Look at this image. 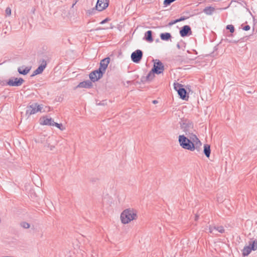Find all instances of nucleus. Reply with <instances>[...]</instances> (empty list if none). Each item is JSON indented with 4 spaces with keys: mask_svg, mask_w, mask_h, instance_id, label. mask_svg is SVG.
Instances as JSON below:
<instances>
[{
    "mask_svg": "<svg viewBox=\"0 0 257 257\" xmlns=\"http://www.w3.org/2000/svg\"><path fill=\"white\" fill-rule=\"evenodd\" d=\"M180 128L187 136L195 135L194 134L195 130L194 129L193 123L188 119H186L181 120L180 122Z\"/></svg>",
    "mask_w": 257,
    "mask_h": 257,
    "instance_id": "obj_2",
    "label": "nucleus"
},
{
    "mask_svg": "<svg viewBox=\"0 0 257 257\" xmlns=\"http://www.w3.org/2000/svg\"><path fill=\"white\" fill-rule=\"evenodd\" d=\"M143 57V52L141 50H137L131 54V59L135 63H139Z\"/></svg>",
    "mask_w": 257,
    "mask_h": 257,
    "instance_id": "obj_8",
    "label": "nucleus"
},
{
    "mask_svg": "<svg viewBox=\"0 0 257 257\" xmlns=\"http://www.w3.org/2000/svg\"><path fill=\"white\" fill-rule=\"evenodd\" d=\"M187 18L185 17H181L179 19V22H181L187 19Z\"/></svg>",
    "mask_w": 257,
    "mask_h": 257,
    "instance_id": "obj_34",
    "label": "nucleus"
},
{
    "mask_svg": "<svg viewBox=\"0 0 257 257\" xmlns=\"http://www.w3.org/2000/svg\"><path fill=\"white\" fill-rule=\"evenodd\" d=\"M155 73L153 70L152 69L151 71L148 74L145 78H144L145 81H150L152 80L155 77Z\"/></svg>",
    "mask_w": 257,
    "mask_h": 257,
    "instance_id": "obj_24",
    "label": "nucleus"
},
{
    "mask_svg": "<svg viewBox=\"0 0 257 257\" xmlns=\"http://www.w3.org/2000/svg\"><path fill=\"white\" fill-rule=\"evenodd\" d=\"M191 34V29L189 26H184L180 31V34L181 37H184Z\"/></svg>",
    "mask_w": 257,
    "mask_h": 257,
    "instance_id": "obj_13",
    "label": "nucleus"
},
{
    "mask_svg": "<svg viewBox=\"0 0 257 257\" xmlns=\"http://www.w3.org/2000/svg\"><path fill=\"white\" fill-rule=\"evenodd\" d=\"M153 103L154 104H156V103H158V101H157V100H153Z\"/></svg>",
    "mask_w": 257,
    "mask_h": 257,
    "instance_id": "obj_38",
    "label": "nucleus"
},
{
    "mask_svg": "<svg viewBox=\"0 0 257 257\" xmlns=\"http://www.w3.org/2000/svg\"><path fill=\"white\" fill-rule=\"evenodd\" d=\"M31 69V68L30 67L22 66V67H20L18 68V71L21 74L26 75L29 72Z\"/></svg>",
    "mask_w": 257,
    "mask_h": 257,
    "instance_id": "obj_18",
    "label": "nucleus"
},
{
    "mask_svg": "<svg viewBox=\"0 0 257 257\" xmlns=\"http://www.w3.org/2000/svg\"><path fill=\"white\" fill-rule=\"evenodd\" d=\"M76 4L74 3V4H73L72 6V8H73L74 5H75Z\"/></svg>",
    "mask_w": 257,
    "mask_h": 257,
    "instance_id": "obj_39",
    "label": "nucleus"
},
{
    "mask_svg": "<svg viewBox=\"0 0 257 257\" xmlns=\"http://www.w3.org/2000/svg\"><path fill=\"white\" fill-rule=\"evenodd\" d=\"M79 0H75V3L76 4Z\"/></svg>",
    "mask_w": 257,
    "mask_h": 257,
    "instance_id": "obj_40",
    "label": "nucleus"
},
{
    "mask_svg": "<svg viewBox=\"0 0 257 257\" xmlns=\"http://www.w3.org/2000/svg\"><path fill=\"white\" fill-rule=\"evenodd\" d=\"M210 146L208 144H205L204 145L203 153L206 157L209 158L210 155Z\"/></svg>",
    "mask_w": 257,
    "mask_h": 257,
    "instance_id": "obj_22",
    "label": "nucleus"
},
{
    "mask_svg": "<svg viewBox=\"0 0 257 257\" xmlns=\"http://www.w3.org/2000/svg\"><path fill=\"white\" fill-rule=\"evenodd\" d=\"M209 232L213 234H217L216 232L220 233L224 232V229L222 226H210L209 228Z\"/></svg>",
    "mask_w": 257,
    "mask_h": 257,
    "instance_id": "obj_11",
    "label": "nucleus"
},
{
    "mask_svg": "<svg viewBox=\"0 0 257 257\" xmlns=\"http://www.w3.org/2000/svg\"><path fill=\"white\" fill-rule=\"evenodd\" d=\"M137 217L136 212L131 209L124 210L120 215L121 222L123 224H126L131 221L136 219Z\"/></svg>",
    "mask_w": 257,
    "mask_h": 257,
    "instance_id": "obj_3",
    "label": "nucleus"
},
{
    "mask_svg": "<svg viewBox=\"0 0 257 257\" xmlns=\"http://www.w3.org/2000/svg\"><path fill=\"white\" fill-rule=\"evenodd\" d=\"M174 89L177 91L180 98L183 100H187L188 96L187 95V91L183 87V85L178 83H175L174 84Z\"/></svg>",
    "mask_w": 257,
    "mask_h": 257,
    "instance_id": "obj_4",
    "label": "nucleus"
},
{
    "mask_svg": "<svg viewBox=\"0 0 257 257\" xmlns=\"http://www.w3.org/2000/svg\"><path fill=\"white\" fill-rule=\"evenodd\" d=\"M252 250H257V239H251L248 242V245Z\"/></svg>",
    "mask_w": 257,
    "mask_h": 257,
    "instance_id": "obj_19",
    "label": "nucleus"
},
{
    "mask_svg": "<svg viewBox=\"0 0 257 257\" xmlns=\"http://www.w3.org/2000/svg\"><path fill=\"white\" fill-rule=\"evenodd\" d=\"M53 137H49L47 140V142H46V144L45 145V147H47L48 148L50 149V150H53L54 148H55V145H56V141L54 142V144H51L52 143V141L53 140Z\"/></svg>",
    "mask_w": 257,
    "mask_h": 257,
    "instance_id": "obj_17",
    "label": "nucleus"
},
{
    "mask_svg": "<svg viewBox=\"0 0 257 257\" xmlns=\"http://www.w3.org/2000/svg\"><path fill=\"white\" fill-rule=\"evenodd\" d=\"M24 82V80L22 78H18L13 77L8 80L7 84L12 86H21Z\"/></svg>",
    "mask_w": 257,
    "mask_h": 257,
    "instance_id": "obj_7",
    "label": "nucleus"
},
{
    "mask_svg": "<svg viewBox=\"0 0 257 257\" xmlns=\"http://www.w3.org/2000/svg\"><path fill=\"white\" fill-rule=\"evenodd\" d=\"M178 141L180 146L187 150L194 151L196 150L199 152L201 150L202 143L196 135H191V136H187L185 135H180L178 137Z\"/></svg>",
    "mask_w": 257,
    "mask_h": 257,
    "instance_id": "obj_1",
    "label": "nucleus"
},
{
    "mask_svg": "<svg viewBox=\"0 0 257 257\" xmlns=\"http://www.w3.org/2000/svg\"><path fill=\"white\" fill-rule=\"evenodd\" d=\"M176 0H164L163 4L165 7L169 6L171 3L175 2Z\"/></svg>",
    "mask_w": 257,
    "mask_h": 257,
    "instance_id": "obj_28",
    "label": "nucleus"
},
{
    "mask_svg": "<svg viewBox=\"0 0 257 257\" xmlns=\"http://www.w3.org/2000/svg\"><path fill=\"white\" fill-rule=\"evenodd\" d=\"M252 250L251 248L247 246H245L244 247L243 250H242V255L243 256H247L251 252Z\"/></svg>",
    "mask_w": 257,
    "mask_h": 257,
    "instance_id": "obj_25",
    "label": "nucleus"
},
{
    "mask_svg": "<svg viewBox=\"0 0 257 257\" xmlns=\"http://www.w3.org/2000/svg\"><path fill=\"white\" fill-rule=\"evenodd\" d=\"M109 62L110 58L109 57L105 58L101 60L99 69H100L103 73H105Z\"/></svg>",
    "mask_w": 257,
    "mask_h": 257,
    "instance_id": "obj_12",
    "label": "nucleus"
},
{
    "mask_svg": "<svg viewBox=\"0 0 257 257\" xmlns=\"http://www.w3.org/2000/svg\"><path fill=\"white\" fill-rule=\"evenodd\" d=\"M53 126H56L61 130H64V127H63V125L61 123H58L57 122H54V123H53Z\"/></svg>",
    "mask_w": 257,
    "mask_h": 257,
    "instance_id": "obj_30",
    "label": "nucleus"
},
{
    "mask_svg": "<svg viewBox=\"0 0 257 257\" xmlns=\"http://www.w3.org/2000/svg\"><path fill=\"white\" fill-rule=\"evenodd\" d=\"M242 29L244 31H248L250 29V26L249 25H246L243 27Z\"/></svg>",
    "mask_w": 257,
    "mask_h": 257,
    "instance_id": "obj_33",
    "label": "nucleus"
},
{
    "mask_svg": "<svg viewBox=\"0 0 257 257\" xmlns=\"http://www.w3.org/2000/svg\"><path fill=\"white\" fill-rule=\"evenodd\" d=\"M46 62L45 61H43L41 64L34 72L32 76H35L39 74H41L46 67Z\"/></svg>",
    "mask_w": 257,
    "mask_h": 257,
    "instance_id": "obj_14",
    "label": "nucleus"
},
{
    "mask_svg": "<svg viewBox=\"0 0 257 257\" xmlns=\"http://www.w3.org/2000/svg\"><path fill=\"white\" fill-rule=\"evenodd\" d=\"M145 39L149 42H152L153 41L152 31L149 30L145 33Z\"/></svg>",
    "mask_w": 257,
    "mask_h": 257,
    "instance_id": "obj_20",
    "label": "nucleus"
},
{
    "mask_svg": "<svg viewBox=\"0 0 257 257\" xmlns=\"http://www.w3.org/2000/svg\"><path fill=\"white\" fill-rule=\"evenodd\" d=\"M97 11V10L95 8H93L90 10H89L87 11V14L88 15H94L96 11Z\"/></svg>",
    "mask_w": 257,
    "mask_h": 257,
    "instance_id": "obj_27",
    "label": "nucleus"
},
{
    "mask_svg": "<svg viewBox=\"0 0 257 257\" xmlns=\"http://www.w3.org/2000/svg\"><path fill=\"white\" fill-rule=\"evenodd\" d=\"M54 121L52 118H46L43 117L42 119H41L40 124L42 125H52L53 126V123Z\"/></svg>",
    "mask_w": 257,
    "mask_h": 257,
    "instance_id": "obj_16",
    "label": "nucleus"
},
{
    "mask_svg": "<svg viewBox=\"0 0 257 257\" xmlns=\"http://www.w3.org/2000/svg\"><path fill=\"white\" fill-rule=\"evenodd\" d=\"M174 22V23L176 24V23H178V22H179V19H176L174 21H173Z\"/></svg>",
    "mask_w": 257,
    "mask_h": 257,
    "instance_id": "obj_36",
    "label": "nucleus"
},
{
    "mask_svg": "<svg viewBox=\"0 0 257 257\" xmlns=\"http://www.w3.org/2000/svg\"><path fill=\"white\" fill-rule=\"evenodd\" d=\"M92 81L90 80H86L81 82L79 83V84L77 86V87L79 88H90L92 86Z\"/></svg>",
    "mask_w": 257,
    "mask_h": 257,
    "instance_id": "obj_15",
    "label": "nucleus"
},
{
    "mask_svg": "<svg viewBox=\"0 0 257 257\" xmlns=\"http://www.w3.org/2000/svg\"><path fill=\"white\" fill-rule=\"evenodd\" d=\"M215 11V8L212 7H205L203 12L207 15H211Z\"/></svg>",
    "mask_w": 257,
    "mask_h": 257,
    "instance_id": "obj_21",
    "label": "nucleus"
},
{
    "mask_svg": "<svg viewBox=\"0 0 257 257\" xmlns=\"http://www.w3.org/2000/svg\"><path fill=\"white\" fill-rule=\"evenodd\" d=\"M152 70L154 72L157 74H160L162 73L164 70V66L163 63L160 61L154 64Z\"/></svg>",
    "mask_w": 257,
    "mask_h": 257,
    "instance_id": "obj_10",
    "label": "nucleus"
},
{
    "mask_svg": "<svg viewBox=\"0 0 257 257\" xmlns=\"http://www.w3.org/2000/svg\"><path fill=\"white\" fill-rule=\"evenodd\" d=\"M42 109V105H39L37 103H34L27 107L26 114L29 115L34 114L38 111H41Z\"/></svg>",
    "mask_w": 257,
    "mask_h": 257,
    "instance_id": "obj_5",
    "label": "nucleus"
},
{
    "mask_svg": "<svg viewBox=\"0 0 257 257\" xmlns=\"http://www.w3.org/2000/svg\"><path fill=\"white\" fill-rule=\"evenodd\" d=\"M20 225L22 227H23L25 229H28V228H30V224L25 221L22 222L20 223Z\"/></svg>",
    "mask_w": 257,
    "mask_h": 257,
    "instance_id": "obj_26",
    "label": "nucleus"
},
{
    "mask_svg": "<svg viewBox=\"0 0 257 257\" xmlns=\"http://www.w3.org/2000/svg\"><path fill=\"white\" fill-rule=\"evenodd\" d=\"M109 0H97L96 9L98 11L101 12L108 7Z\"/></svg>",
    "mask_w": 257,
    "mask_h": 257,
    "instance_id": "obj_9",
    "label": "nucleus"
},
{
    "mask_svg": "<svg viewBox=\"0 0 257 257\" xmlns=\"http://www.w3.org/2000/svg\"><path fill=\"white\" fill-rule=\"evenodd\" d=\"M177 48H178V49H181V47H180V45L179 43H178V44H177Z\"/></svg>",
    "mask_w": 257,
    "mask_h": 257,
    "instance_id": "obj_35",
    "label": "nucleus"
},
{
    "mask_svg": "<svg viewBox=\"0 0 257 257\" xmlns=\"http://www.w3.org/2000/svg\"><path fill=\"white\" fill-rule=\"evenodd\" d=\"M173 24H175V23H174V21H172V22H170V23H169V25H170V26H171V25H173Z\"/></svg>",
    "mask_w": 257,
    "mask_h": 257,
    "instance_id": "obj_37",
    "label": "nucleus"
},
{
    "mask_svg": "<svg viewBox=\"0 0 257 257\" xmlns=\"http://www.w3.org/2000/svg\"><path fill=\"white\" fill-rule=\"evenodd\" d=\"M103 72L98 68L89 74L90 79L93 82L97 81L103 76Z\"/></svg>",
    "mask_w": 257,
    "mask_h": 257,
    "instance_id": "obj_6",
    "label": "nucleus"
},
{
    "mask_svg": "<svg viewBox=\"0 0 257 257\" xmlns=\"http://www.w3.org/2000/svg\"><path fill=\"white\" fill-rule=\"evenodd\" d=\"M110 20V19L108 18H106V19H105L104 20H103V21H102L100 24H104L105 23H106V22H107L108 21H109Z\"/></svg>",
    "mask_w": 257,
    "mask_h": 257,
    "instance_id": "obj_32",
    "label": "nucleus"
},
{
    "mask_svg": "<svg viewBox=\"0 0 257 257\" xmlns=\"http://www.w3.org/2000/svg\"><path fill=\"white\" fill-rule=\"evenodd\" d=\"M5 12L6 16H10L11 15V9L10 7L7 8Z\"/></svg>",
    "mask_w": 257,
    "mask_h": 257,
    "instance_id": "obj_31",
    "label": "nucleus"
},
{
    "mask_svg": "<svg viewBox=\"0 0 257 257\" xmlns=\"http://www.w3.org/2000/svg\"><path fill=\"white\" fill-rule=\"evenodd\" d=\"M160 36L161 39L163 41H168L172 37L171 34L167 32L161 33Z\"/></svg>",
    "mask_w": 257,
    "mask_h": 257,
    "instance_id": "obj_23",
    "label": "nucleus"
},
{
    "mask_svg": "<svg viewBox=\"0 0 257 257\" xmlns=\"http://www.w3.org/2000/svg\"><path fill=\"white\" fill-rule=\"evenodd\" d=\"M226 29L229 30L230 33H232L234 32V26L232 25H228L226 26Z\"/></svg>",
    "mask_w": 257,
    "mask_h": 257,
    "instance_id": "obj_29",
    "label": "nucleus"
}]
</instances>
